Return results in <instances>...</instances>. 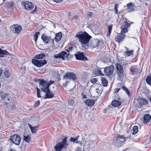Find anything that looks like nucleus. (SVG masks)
<instances>
[{"instance_id":"f257e3e1","label":"nucleus","mask_w":151,"mask_h":151,"mask_svg":"<svg viewBox=\"0 0 151 151\" xmlns=\"http://www.w3.org/2000/svg\"><path fill=\"white\" fill-rule=\"evenodd\" d=\"M76 37L79 39L82 47L86 49L88 47V44L90 39L91 37V36L86 32H81L78 33Z\"/></svg>"},{"instance_id":"f03ea898","label":"nucleus","mask_w":151,"mask_h":151,"mask_svg":"<svg viewBox=\"0 0 151 151\" xmlns=\"http://www.w3.org/2000/svg\"><path fill=\"white\" fill-rule=\"evenodd\" d=\"M68 145L67 138L66 137H64L61 141L57 143L54 148L55 151H61L63 149H66Z\"/></svg>"},{"instance_id":"7ed1b4c3","label":"nucleus","mask_w":151,"mask_h":151,"mask_svg":"<svg viewBox=\"0 0 151 151\" xmlns=\"http://www.w3.org/2000/svg\"><path fill=\"white\" fill-rule=\"evenodd\" d=\"M41 38L46 44H50L52 45L54 44V37H52L51 35L48 36L46 34H43L41 35Z\"/></svg>"},{"instance_id":"20e7f679","label":"nucleus","mask_w":151,"mask_h":151,"mask_svg":"<svg viewBox=\"0 0 151 151\" xmlns=\"http://www.w3.org/2000/svg\"><path fill=\"white\" fill-rule=\"evenodd\" d=\"M76 75L72 72H67L64 76L63 78V80L65 81V84L68 82V80H71L73 81L76 80Z\"/></svg>"},{"instance_id":"39448f33","label":"nucleus","mask_w":151,"mask_h":151,"mask_svg":"<svg viewBox=\"0 0 151 151\" xmlns=\"http://www.w3.org/2000/svg\"><path fill=\"white\" fill-rule=\"evenodd\" d=\"M39 81V87L49 88V86L53 83L54 81L50 80L48 82L46 81H45L43 79H39L38 80Z\"/></svg>"},{"instance_id":"423d86ee","label":"nucleus","mask_w":151,"mask_h":151,"mask_svg":"<svg viewBox=\"0 0 151 151\" xmlns=\"http://www.w3.org/2000/svg\"><path fill=\"white\" fill-rule=\"evenodd\" d=\"M41 90L45 92V99L52 98L54 96V95L52 92L50 91L49 88L44 87H40Z\"/></svg>"},{"instance_id":"0eeeda50","label":"nucleus","mask_w":151,"mask_h":151,"mask_svg":"<svg viewBox=\"0 0 151 151\" xmlns=\"http://www.w3.org/2000/svg\"><path fill=\"white\" fill-rule=\"evenodd\" d=\"M32 62L33 64L39 67H42L47 63V62L45 60H39L35 59H33L32 60Z\"/></svg>"},{"instance_id":"6e6552de","label":"nucleus","mask_w":151,"mask_h":151,"mask_svg":"<svg viewBox=\"0 0 151 151\" xmlns=\"http://www.w3.org/2000/svg\"><path fill=\"white\" fill-rule=\"evenodd\" d=\"M11 31L15 34L19 33L22 30V27L18 24H14L10 27Z\"/></svg>"},{"instance_id":"1a4fd4ad","label":"nucleus","mask_w":151,"mask_h":151,"mask_svg":"<svg viewBox=\"0 0 151 151\" xmlns=\"http://www.w3.org/2000/svg\"><path fill=\"white\" fill-rule=\"evenodd\" d=\"M21 4L24 9L27 10H32L34 8V5L32 3L28 1H22Z\"/></svg>"},{"instance_id":"9d476101","label":"nucleus","mask_w":151,"mask_h":151,"mask_svg":"<svg viewBox=\"0 0 151 151\" xmlns=\"http://www.w3.org/2000/svg\"><path fill=\"white\" fill-rule=\"evenodd\" d=\"M10 139L13 143L17 145L19 144L21 139L20 136L16 134L11 136Z\"/></svg>"},{"instance_id":"9b49d317","label":"nucleus","mask_w":151,"mask_h":151,"mask_svg":"<svg viewBox=\"0 0 151 151\" xmlns=\"http://www.w3.org/2000/svg\"><path fill=\"white\" fill-rule=\"evenodd\" d=\"M114 67L113 65H111L109 66L104 68V72L106 75L108 76L112 74L114 71Z\"/></svg>"},{"instance_id":"f8f14e48","label":"nucleus","mask_w":151,"mask_h":151,"mask_svg":"<svg viewBox=\"0 0 151 151\" xmlns=\"http://www.w3.org/2000/svg\"><path fill=\"white\" fill-rule=\"evenodd\" d=\"M68 54L66 52L62 51L60 53L58 54L54 55V58H62V60H64L68 56Z\"/></svg>"},{"instance_id":"ddd939ff","label":"nucleus","mask_w":151,"mask_h":151,"mask_svg":"<svg viewBox=\"0 0 151 151\" xmlns=\"http://www.w3.org/2000/svg\"><path fill=\"white\" fill-rule=\"evenodd\" d=\"M117 73L119 76L120 78H122L123 76V68L121 65L119 63H117L116 65Z\"/></svg>"},{"instance_id":"4468645a","label":"nucleus","mask_w":151,"mask_h":151,"mask_svg":"<svg viewBox=\"0 0 151 151\" xmlns=\"http://www.w3.org/2000/svg\"><path fill=\"white\" fill-rule=\"evenodd\" d=\"M75 56L77 60L84 61L87 60V58L84 56L83 52H77L75 54Z\"/></svg>"},{"instance_id":"2eb2a0df","label":"nucleus","mask_w":151,"mask_h":151,"mask_svg":"<svg viewBox=\"0 0 151 151\" xmlns=\"http://www.w3.org/2000/svg\"><path fill=\"white\" fill-rule=\"evenodd\" d=\"M125 9L129 12H130L135 10L136 7L134 3H129L127 4L126 6H124Z\"/></svg>"},{"instance_id":"dca6fc26","label":"nucleus","mask_w":151,"mask_h":151,"mask_svg":"<svg viewBox=\"0 0 151 151\" xmlns=\"http://www.w3.org/2000/svg\"><path fill=\"white\" fill-rule=\"evenodd\" d=\"M8 95L7 93L2 92H0V96L1 98V100L6 104L7 103V102L10 100V99L8 97Z\"/></svg>"},{"instance_id":"f3484780","label":"nucleus","mask_w":151,"mask_h":151,"mask_svg":"<svg viewBox=\"0 0 151 151\" xmlns=\"http://www.w3.org/2000/svg\"><path fill=\"white\" fill-rule=\"evenodd\" d=\"M99 42L100 41L98 39H94L88 44V47L95 48L98 46Z\"/></svg>"},{"instance_id":"a211bd4d","label":"nucleus","mask_w":151,"mask_h":151,"mask_svg":"<svg viewBox=\"0 0 151 151\" xmlns=\"http://www.w3.org/2000/svg\"><path fill=\"white\" fill-rule=\"evenodd\" d=\"M130 71L132 73V74L134 76L137 75L139 73V69L137 65L132 66L130 69Z\"/></svg>"},{"instance_id":"6ab92c4d","label":"nucleus","mask_w":151,"mask_h":151,"mask_svg":"<svg viewBox=\"0 0 151 151\" xmlns=\"http://www.w3.org/2000/svg\"><path fill=\"white\" fill-rule=\"evenodd\" d=\"M138 101L140 106H147L148 101L144 98H140L138 99Z\"/></svg>"},{"instance_id":"aec40b11","label":"nucleus","mask_w":151,"mask_h":151,"mask_svg":"<svg viewBox=\"0 0 151 151\" xmlns=\"http://www.w3.org/2000/svg\"><path fill=\"white\" fill-rule=\"evenodd\" d=\"M127 139V138L126 137H124L122 135H119L116 138V141L117 143H120V144H121V143L124 142Z\"/></svg>"},{"instance_id":"412c9836","label":"nucleus","mask_w":151,"mask_h":151,"mask_svg":"<svg viewBox=\"0 0 151 151\" xmlns=\"http://www.w3.org/2000/svg\"><path fill=\"white\" fill-rule=\"evenodd\" d=\"M143 118V122L145 123H148L150 120H151L150 116L149 114H145L144 115Z\"/></svg>"},{"instance_id":"4be33fe9","label":"nucleus","mask_w":151,"mask_h":151,"mask_svg":"<svg viewBox=\"0 0 151 151\" xmlns=\"http://www.w3.org/2000/svg\"><path fill=\"white\" fill-rule=\"evenodd\" d=\"M86 104L88 106H91L94 104V101L93 100L88 99L85 101Z\"/></svg>"},{"instance_id":"5701e85b","label":"nucleus","mask_w":151,"mask_h":151,"mask_svg":"<svg viewBox=\"0 0 151 151\" xmlns=\"http://www.w3.org/2000/svg\"><path fill=\"white\" fill-rule=\"evenodd\" d=\"M126 48L127 50V51H126L124 54V55L126 57L130 56L132 55H133V51L132 50H128V49L126 47Z\"/></svg>"},{"instance_id":"b1692460","label":"nucleus","mask_w":151,"mask_h":151,"mask_svg":"<svg viewBox=\"0 0 151 151\" xmlns=\"http://www.w3.org/2000/svg\"><path fill=\"white\" fill-rule=\"evenodd\" d=\"M124 37L121 35V34H119L116 36L115 38V40L117 42H120L122 41Z\"/></svg>"},{"instance_id":"393cba45","label":"nucleus","mask_w":151,"mask_h":151,"mask_svg":"<svg viewBox=\"0 0 151 151\" xmlns=\"http://www.w3.org/2000/svg\"><path fill=\"white\" fill-rule=\"evenodd\" d=\"M62 37V35L61 32H59L56 33L55 37H54V39H55V41L56 42H58L60 40Z\"/></svg>"},{"instance_id":"a878e982","label":"nucleus","mask_w":151,"mask_h":151,"mask_svg":"<svg viewBox=\"0 0 151 151\" xmlns=\"http://www.w3.org/2000/svg\"><path fill=\"white\" fill-rule=\"evenodd\" d=\"M45 56V55L43 53H41L35 55L34 56L35 59H41L44 58Z\"/></svg>"},{"instance_id":"bb28decb","label":"nucleus","mask_w":151,"mask_h":151,"mask_svg":"<svg viewBox=\"0 0 151 151\" xmlns=\"http://www.w3.org/2000/svg\"><path fill=\"white\" fill-rule=\"evenodd\" d=\"M29 127L32 133H35L37 131L38 126L32 127L31 125H29Z\"/></svg>"},{"instance_id":"cd10ccee","label":"nucleus","mask_w":151,"mask_h":151,"mask_svg":"<svg viewBox=\"0 0 151 151\" xmlns=\"http://www.w3.org/2000/svg\"><path fill=\"white\" fill-rule=\"evenodd\" d=\"M111 104L114 106L117 107L121 104V102L116 100H114L112 102Z\"/></svg>"},{"instance_id":"c85d7f7f","label":"nucleus","mask_w":151,"mask_h":151,"mask_svg":"<svg viewBox=\"0 0 151 151\" xmlns=\"http://www.w3.org/2000/svg\"><path fill=\"white\" fill-rule=\"evenodd\" d=\"M101 80L102 81V84L104 86H106L107 85L108 81L104 77H102L101 78Z\"/></svg>"},{"instance_id":"c756f323","label":"nucleus","mask_w":151,"mask_h":151,"mask_svg":"<svg viewBox=\"0 0 151 151\" xmlns=\"http://www.w3.org/2000/svg\"><path fill=\"white\" fill-rule=\"evenodd\" d=\"M9 54V52L6 50H3L0 48V57H4V55H7Z\"/></svg>"},{"instance_id":"7c9ffc66","label":"nucleus","mask_w":151,"mask_h":151,"mask_svg":"<svg viewBox=\"0 0 151 151\" xmlns=\"http://www.w3.org/2000/svg\"><path fill=\"white\" fill-rule=\"evenodd\" d=\"M92 31L93 33L95 35L99 34L100 32L99 28L98 27H97L96 28L93 27L92 29Z\"/></svg>"},{"instance_id":"2f4dec72","label":"nucleus","mask_w":151,"mask_h":151,"mask_svg":"<svg viewBox=\"0 0 151 151\" xmlns=\"http://www.w3.org/2000/svg\"><path fill=\"white\" fill-rule=\"evenodd\" d=\"M93 14V13L91 12H88L86 14V17L88 20L91 19Z\"/></svg>"},{"instance_id":"473e14b6","label":"nucleus","mask_w":151,"mask_h":151,"mask_svg":"<svg viewBox=\"0 0 151 151\" xmlns=\"http://www.w3.org/2000/svg\"><path fill=\"white\" fill-rule=\"evenodd\" d=\"M94 74L96 76L102 75L103 74L102 73L99 69H97L95 70L94 71Z\"/></svg>"},{"instance_id":"72a5a7b5","label":"nucleus","mask_w":151,"mask_h":151,"mask_svg":"<svg viewBox=\"0 0 151 151\" xmlns=\"http://www.w3.org/2000/svg\"><path fill=\"white\" fill-rule=\"evenodd\" d=\"M147 83L149 85H151V76H148L145 79Z\"/></svg>"},{"instance_id":"f704fd0d","label":"nucleus","mask_w":151,"mask_h":151,"mask_svg":"<svg viewBox=\"0 0 151 151\" xmlns=\"http://www.w3.org/2000/svg\"><path fill=\"white\" fill-rule=\"evenodd\" d=\"M112 25L110 24L108 27V32L107 34V36L108 37L110 35L112 30Z\"/></svg>"},{"instance_id":"c9c22d12","label":"nucleus","mask_w":151,"mask_h":151,"mask_svg":"<svg viewBox=\"0 0 151 151\" xmlns=\"http://www.w3.org/2000/svg\"><path fill=\"white\" fill-rule=\"evenodd\" d=\"M132 130L133 131L132 133V134H135L138 131V127L136 126H134Z\"/></svg>"},{"instance_id":"e433bc0d","label":"nucleus","mask_w":151,"mask_h":151,"mask_svg":"<svg viewBox=\"0 0 151 151\" xmlns=\"http://www.w3.org/2000/svg\"><path fill=\"white\" fill-rule=\"evenodd\" d=\"M122 89L124 90L126 94L129 97V91L128 89L124 86H122Z\"/></svg>"},{"instance_id":"4c0bfd02","label":"nucleus","mask_w":151,"mask_h":151,"mask_svg":"<svg viewBox=\"0 0 151 151\" xmlns=\"http://www.w3.org/2000/svg\"><path fill=\"white\" fill-rule=\"evenodd\" d=\"M122 29L121 31V34L124 35V33H126L127 32L128 29L126 27H122Z\"/></svg>"},{"instance_id":"58836bf2","label":"nucleus","mask_w":151,"mask_h":151,"mask_svg":"<svg viewBox=\"0 0 151 151\" xmlns=\"http://www.w3.org/2000/svg\"><path fill=\"white\" fill-rule=\"evenodd\" d=\"M130 24L127 22L125 21L123 23V25L121 26V28H122V27H123L124 26L126 27H128L129 26Z\"/></svg>"},{"instance_id":"ea45409f","label":"nucleus","mask_w":151,"mask_h":151,"mask_svg":"<svg viewBox=\"0 0 151 151\" xmlns=\"http://www.w3.org/2000/svg\"><path fill=\"white\" fill-rule=\"evenodd\" d=\"M30 137L29 135H27V136H24V140L26 141L27 142H29L30 139Z\"/></svg>"},{"instance_id":"a19ab883","label":"nucleus","mask_w":151,"mask_h":151,"mask_svg":"<svg viewBox=\"0 0 151 151\" xmlns=\"http://www.w3.org/2000/svg\"><path fill=\"white\" fill-rule=\"evenodd\" d=\"M79 136H78L75 138L71 137L70 139V141L71 142H73V143H75L78 139Z\"/></svg>"},{"instance_id":"79ce46f5","label":"nucleus","mask_w":151,"mask_h":151,"mask_svg":"<svg viewBox=\"0 0 151 151\" xmlns=\"http://www.w3.org/2000/svg\"><path fill=\"white\" fill-rule=\"evenodd\" d=\"M4 73L6 78H9L10 76V73L8 71L6 70Z\"/></svg>"},{"instance_id":"37998d69","label":"nucleus","mask_w":151,"mask_h":151,"mask_svg":"<svg viewBox=\"0 0 151 151\" xmlns=\"http://www.w3.org/2000/svg\"><path fill=\"white\" fill-rule=\"evenodd\" d=\"M40 34V33L39 32H37L35 34L34 39L35 42L37 41L38 38V36Z\"/></svg>"},{"instance_id":"c03bdc74","label":"nucleus","mask_w":151,"mask_h":151,"mask_svg":"<svg viewBox=\"0 0 151 151\" xmlns=\"http://www.w3.org/2000/svg\"><path fill=\"white\" fill-rule=\"evenodd\" d=\"M97 81V79L96 78H93L91 79V82L93 84L95 83Z\"/></svg>"},{"instance_id":"a18cd8bd","label":"nucleus","mask_w":151,"mask_h":151,"mask_svg":"<svg viewBox=\"0 0 151 151\" xmlns=\"http://www.w3.org/2000/svg\"><path fill=\"white\" fill-rule=\"evenodd\" d=\"M119 7V5L118 4H116L115 5L114 10L116 11V13L117 14H119L118 13L117 9Z\"/></svg>"},{"instance_id":"49530a36","label":"nucleus","mask_w":151,"mask_h":151,"mask_svg":"<svg viewBox=\"0 0 151 151\" xmlns=\"http://www.w3.org/2000/svg\"><path fill=\"white\" fill-rule=\"evenodd\" d=\"M37 97L38 98L40 97L41 96L40 95V93L41 92V91L38 88H37Z\"/></svg>"},{"instance_id":"de8ad7c7","label":"nucleus","mask_w":151,"mask_h":151,"mask_svg":"<svg viewBox=\"0 0 151 151\" xmlns=\"http://www.w3.org/2000/svg\"><path fill=\"white\" fill-rule=\"evenodd\" d=\"M40 102L39 100H38L34 104V107H37L40 104Z\"/></svg>"},{"instance_id":"09e8293b","label":"nucleus","mask_w":151,"mask_h":151,"mask_svg":"<svg viewBox=\"0 0 151 151\" xmlns=\"http://www.w3.org/2000/svg\"><path fill=\"white\" fill-rule=\"evenodd\" d=\"M14 5V3L13 2L11 1L9 2L8 4V6L10 8L12 7Z\"/></svg>"},{"instance_id":"8fccbe9b","label":"nucleus","mask_w":151,"mask_h":151,"mask_svg":"<svg viewBox=\"0 0 151 151\" xmlns=\"http://www.w3.org/2000/svg\"><path fill=\"white\" fill-rule=\"evenodd\" d=\"M68 103L70 105H73L74 104V101L72 100H70L68 101Z\"/></svg>"},{"instance_id":"3c124183","label":"nucleus","mask_w":151,"mask_h":151,"mask_svg":"<svg viewBox=\"0 0 151 151\" xmlns=\"http://www.w3.org/2000/svg\"><path fill=\"white\" fill-rule=\"evenodd\" d=\"M120 90V88L115 89L114 90V93H117Z\"/></svg>"},{"instance_id":"603ef678","label":"nucleus","mask_w":151,"mask_h":151,"mask_svg":"<svg viewBox=\"0 0 151 151\" xmlns=\"http://www.w3.org/2000/svg\"><path fill=\"white\" fill-rule=\"evenodd\" d=\"M78 18V17L77 15H75V16H74L73 18H72V19H74V20H76Z\"/></svg>"},{"instance_id":"864d4df0","label":"nucleus","mask_w":151,"mask_h":151,"mask_svg":"<svg viewBox=\"0 0 151 151\" xmlns=\"http://www.w3.org/2000/svg\"><path fill=\"white\" fill-rule=\"evenodd\" d=\"M53 0L55 2H56V3H59V2H61V1H63V0Z\"/></svg>"},{"instance_id":"5fc2aeb1","label":"nucleus","mask_w":151,"mask_h":151,"mask_svg":"<svg viewBox=\"0 0 151 151\" xmlns=\"http://www.w3.org/2000/svg\"><path fill=\"white\" fill-rule=\"evenodd\" d=\"M72 47H69L68 48V49L66 50L68 52H69L72 50Z\"/></svg>"},{"instance_id":"6e6d98bb","label":"nucleus","mask_w":151,"mask_h":151,"mask_svg":"<svg viewBox=\"0 0 151 151\" xmlns=\"http://www.w3.org/2000/svg\"><path fill=\"white\" fill-rule=\"evenodd\" d=\"M36 12V11L35 10V9L33 10V11H32V13H35Z\"/></svg>"},{"instance_id":"4d7b16f0","label":"nucleus","mask_w":151,"mask_h":151,"mask_svg":"<svg viewBox=\"0 0 151 151\" xmlns=\"http://www.w3.org/2000/svg\"><path fill=\"white\" fill-rule=\"evenodd\" d=\"M2 73V71H0V76H1Z\"/></svg>"},{"instance_id":"13d9d810","label":"nucleus","mask_w":151,"mask_h":151,"mask_svg":"<svg viewBox=\"0 0 151 151\" xmlns=\"http://www.w3.org/2000/svg\"><path fill=\"white\" fill-rule=\"evenodd\" d=\"M23 69H24V71L25 70V66L24 67Z\"/></svg>"},{"instance_id":"bf43d9fd","label":"nucleus","mask_w":151,"mask_h":151,"mask_svg":"<svg viewBox=\"0 0 151 151\" xmlns=\"http://www.w3.org/2000/svg\"><path fill=\"white\" fill-rule=\"evenodd\" d=\"M36 118H37L38 119H39V116H36Z\"/></svg>"},{"instance_id":"052dcab7","label":"nucleus","mask_w":151,"mask_h":151,"mask_svg":"<svg viewBox=\"0 0 151 151\" xmlns=\"http://www.w3.org/2000/svg\"><path fill=\"white\" fill-rule=\"evenodd\" d=\"M149 100L150 101V102H151V98Z\"/></svg>"},{"instance_id":"680f3d73","label":"nucleus","mask_w":151,"mask_h":151,"mask_svg":"<svg viewBox=\"0 0 151 151\" xmlns=\"http://www.w3.org/2000/svg\"><path fill=\"white\" fill-rule=\"evenodd\" d=\"M10 151H15L13 150H11Z\"/></svg>"},{"instance_id":"e2e57ef3","label":"nucleus","mask_w":151,"mask_h":151,"mask_svg":"<svg viewBox=\"0 0 151 151\" xmlns=\"http://www.w3.org/2000/svg\"><path fill=\"white\" fill-rule=\"evenodd\" d=\"M23 69L22 67L21 68V69Z\"/></svg>"},{"instance_id":"0e129e2a","label":"nucleus","mask_w":151,"mask_h":151,"mask_svg":"<svg viewBox=\"0 0 151 151\" xmlns=\"http://www.w3.org/2000/svg\"><path fill=\"white\" fill-rule=\"evenodd\" d=\"M150 117H151V116H150Z\"/></svg>"}]
</instances>
